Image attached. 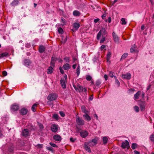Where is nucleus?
<instances>
[{"instance_id": "nucleus-42", "label": "nucleus", "mask_w": 154, "mask_h": 154, "mask_svg": "<svg viewBox=\"0 0 154 154\" xmlns=\"http://www.w3.org/2000/svg\"><path fill=\"white\" fill-rule=\"evenodd\" d=\"M58 31L60 34H62L63 32V29L61 28H59L58 29Z\"/></svg>"}, {"instance_id": "nucleus-61", "label": "nucleus", "mask_w": 154, "mask_h": 154, "mask_svg": "<svg viewBox=\"0 0 154 154\" xmlns=\"http://www.w3.org/2000/svg\"><path fill=\"white\" fill-rule=\"evenodd\" d=\"M134 153L135 154H140V153L139 152L137 151V150H134Z\"/></svg>"}, {"instance_id": "nucleus-20", "label": "nucleus", "mask_w": 154, "mask_h": 154, "mask_svg": "<svg viewBox=\"0 0 154 154\" xmlns=\"http://www.w3.org/2000/svg\"><path fill=\"white\" fill-rule=\"evenodd\" d=\"M89 145L88 144V143L86 142L84 145V148L88 152H91V150L89 147Z\"/></svg>"}, {"instance_id": "nucleus-1", "label": "nucleus", "mask_w": 154, "mask_h": 154, "mask_svg": "<svg viewBox=\"0 0 154 154\" xmlns=\"http://www.w3.org/2000/svg\"><path fill=\"white\" fill-rule=\"evenodd\" d=\"M106 34V31L105 29L103 28L100 30V31L98 33L97 35V38L98 40H99L100 38L101 35H102V38L100 41V43H103L106 40V37L105 35Z\"/></svg>"}, {"instance_id": "nucleus-40", "label": "nucleus", "mask_w": 154, "mask_h": 154, "mask_svg": "<svg viewBox=\"0 0 154 154\" xmlns=\"http://www.w3.org/2000/svg\"><path fill=\"white\" fill-rule=\"evenodd\" d=\"M134 109L136 112H139V109L138 107L137 106H135L134 107Z\"/></svg>"}, {"instance_id": "nucleus-56", "label": "nucleus", "mask_w": 154, "mask_h": 154, "mask_svg": "<svg viewBox=\"0 0 154 154\" xmlns=\"http://www.w3.org/2000/svg\"><path fill=\"white\" fill-rule=\"evenodd\" d=\"M75 139H74V138L72 137H71L70 139V141L72 142H73L75 141Z\"/></svg>"}, {"instance_id": "nucleus-64", "label": "nucleus", "mask_w": 154, "mask_h": 154, "mask_svg": "<svg viewBox=\"0 0 154 154\" xmlns=\"http://www.w3.org/2000/svg\"><path fill=\"white\" fill-rule=\"evenodd\" d=\"M144 96H145V94L143 92H142V94H141V97H142V98H143L144 97Z\"/></svg>"}, {"instance_id": "nucleus-2", "label": "nucleus", "mask_w": 154, "mask_h": 154, "mask_svg": "<svg viewBox=\"0 0 154 154\" xmlns=\"http://www.w3.org/2000/svg\"><path fill=\"white\" fill-rule=\"evenodd\" d=\"M76 122L79 125H83L85 124V121L82 118H80L78 116H76Z\"/></svg>"}, {"instance_id": "nucleus-55", "label": "nucleus", "mask_w": 154, "mask_h": 154, "mask_svg": "<svg viewBox=\"0 0 154 154\" xmlns=\"http://www.w3.org/2000/svg\"><path fill=\"white\" fill-rule=\"evenodd\" d=\"M106 12H104L103 15L102 16V17L103 19L104 17L106 16Z\"/></svg>"}, {"instance_id": "nucleus-3", "label": "nucleus", "mask_w": 154, "mask_h": 154, "mask_svg": "<svg viewBox=\"0 0 154 154\" xmlns=\"http://www.w3.org/2000/svg\"><path fill=\"white\" fill-rule=\"evenodd\" d=\"M57 96V95L56 94H51L49 95L47 99L49 100L53 101L56 99Z\"/></svg>"}, {"instance_id": "nucleus-8", "label": "nucleus", "mask_w": 154, "mask_h": 154, "mask_svg": "<svg viewBox=\"0 0 154 154\" xmlns=\"http://www.w3.org/2000/svg\"><path fill=\"white\" fill-rule=\"evenodd\" d=\"M88 133L86 131L82 130L80 133V136L83 138H85L88 136Z\"/></svg>"}, {"instance_id": "nucleus-34", "label": "nucleus", "mask_w": 154, "mask_h": 154, "mask_svg": "<svg viewBox=\"0 0 154 154\" xmlns=\"http://www.w3.org/2000/svg\"><path fill=\"white\" fill-rule=\"evenodd\" d=\"M14 149V146L13 145L8 149V151L11 153H12Z\"/></svg>"}, {"instance_id": "nucleus-28", "label": "nucleus", "mask_w": 154, "mask_h": 154, "mask_svg": "<svg viewBox=\"0 0 154 154\" xmlns=\"http://www.w3.org/2000/svg\"><path fill=\"white\" fill-rule=\"evenodd\" d=\"M8 55V53L7 52L3 53L0 54V58L7 56Z\"/></svg>"}, {"instance_id": "nucleus-62", "label": "nucleus", "mask_w": 154, "mask_h": 154, "mask_svg": "<svg viewBox=\"0 0 154 154\" xmlns=\"http://www.w3.org/2000/svg\"><path fill=\"white\" fill-rule=\"evenodd\" d=\"M99 19H95L94 20V22L95 23H97L98 22V21L99 20Z\"/></svg>"}, {"instance_id": "nucleus-33", "label": "nucleus", "mask_w": 154, "mask_h": 154, "mask_svg": "<svg viewBox=\"0 0 154 154\" xmlns=\"http://www.w3.org/2000/svg\"><path fill=\"white\" fill-rule=\"evenodd\" d=\"M69 59L70 58L69 57H65L63 59L65 60V62L66 63H69Z\"/></svg>"}, {"instance_id": "nucleus-9", "label": "nucleus", "mask_w": 154, "mask_h": 154, "mask_svg": "<svg viewBox=\"0 0 154 154\" xmlns=\"http://www.w3.org/2000/svg\"><path fill=\"white\" fill-rule=\"evenodd\" d=\"M84 91L85 92H87V90L86 88H83L81 86H78V89L77 91L79 92H82Z\"/></svg>"}, {"instance_id": "nucleus-35", "label": "nucleus", "mask_w": 154, "mask_h": 154, "mask_svg": "<svg viewBox=\"0 0 154 154\" xmlns=\"http://www.w3.org/2000/svg\"><path fill=\"white\" fill-rule=\"evenodd\" d=\"M114 78L115 79V83L118 85V86H119L120 85V82L117 79L116 76H114Z\"/></svg>"}, {"instance_id": "nucleus-47", "label": "nucleus", "mask_w": 154, "mask_h": 154, "mask_svg": "<svg viewBox=\"0 0 154 154\" xmlns=\"http://www.w3.org/2000/svg\"><path fill=\"white\" fill-rule=\"evenodd\" d=\"M111 53L110 52H109L108 54H107V58L108 60L110 59L111 57Z\"/></svg>"}, {"instance_id": "nucleus-11", "label": "nucleus", "mask_w": 154, "mask_h": 154, "mask_svg": "<svg viewBox=\"0 0 154 154\" xmlns=\"http://www.w3.org/2000/svg\"><path fill=\"white\" fill-rule=\"evenodd\" d=\"M122 77L123 79H130L131 78V75L129 73H127L125 74H122Z\"/></svg>"}, {"instance_id": "nucleus-44", "label": "nucleus", "mask_w": 154, "mask_h": 154, "mask_svg": "<svg viewBox=\"0 0 154 154\" xmlns=\"http://www.w3.org/2000/svg\"><path fill=\"white\" fill-rule=\"evenodd\" d=\"M53 117L56 119H58L59 117L58 115L56 114H54L53 115Z\"/></svg>"}, {"instance_id": "nucleus-22", "label": "nucleus", "mask_w": 154, "mask_h": 154, "mask_svg": "<svg viewBox=\"0 0 154 154\" xmlns=\"http://www.w3.org/2000/svg\"><path fill=\"white\" fill-rule=\"evenodd\" d=\"M31 62L28 59L25 60L24 61V65L26 66H28L31 64Z\"/></svg>"}, {"instance_id": "nucleus-19", "label": "nucleus", "mask_w": 154, "mask_h": 154, "mask_svg": "<svg viewBox=\"0 0 154 154\" xmlns=\"http://www.w3.org/2000/svg\"><path fill=\"white\" fill-rule=\"evenodd\" d=\"M45 48L43 45H40L39 48V51L40 53H42L45 51Z\"/></svg>"}, {"instance_id": "nucleus-17", "label": "nucleus", "mask_w": 154, "mask_h": 154, "mask_svg": "<svg viewBox=\"0 0 154 154\" xmlns=\"http://www.w3.org/2000/svg\"><path fill=\"white\" fill-rule=\"evenodd\" d=\"M130 51L131 53L137 52V46L135 44L131 48Z\"/></svg>"}, {"instance_id": "nucleus-60", "label": "nucleus", "mask_w": 154, "mask_h": 154, "mask_svg": "<svg viewBox=\"0 0 154 154\" xmlns=\"http://www.w3.org/2000/svg\"><path fill=\"white\" fill-rule=\"evenodd\" d=\"M37 146L39 148H41L42 147V145L40 144H38Z\"/></svg>"}, {"instance_id": "nucleus-7", "label": "nucleus", "mask_w": 154, "mask_h": 154, "mask_svg": "<svg viewBox=\"0 0 154 154\" xmlns=\"http://www.w3.org/2000/svg\"><path fill=\"white\" fill-rule=\"evenodd\" d=\"M19 107L18 105L14 104L11 106V109L13 111H15L19 109Z\"/></svg>"}, {"instance_id": "nucleus-4", "label": "nucleus", "mask_w": 154, "mask_h": 154, "mask_svg": "<svg viewBox=\"0 0 154 154\" xmlns=\"http://www.w3.org/2000/svg\"><path fill=\"white\" fill-rule=\"evenodd\" d=\"M112 35L114 42L117 43H119V37L114 32L112 33Z\"/></svg>"}, {"instance_id": "nucleus-29", "label": "nucleus", "mask_w": 154, "mask_h": 154, "mask_svg": "<svg viewBox=\"0 0 154 154\" xmlns=\"http://www.w3.org/2000/svg\"><path fill=\"white\" fill-rule=\"evenodd\" d=\"M103 143L104 144H106L107 143L108 139L106 137H104L103 138Z\"/></svg>"}, {"instance_id": "nucleus-54", "label": "nucleus", "mask_w": 154, "mask_h": 154, "mask_svg": "<svg viewBox=\"0 0 154 154\" xmlns=\"http://www.w3.org/2000/svg\"><path fill=\"white\" fill-rule=\"evenodd\" d=\"M2 74L4 76H6L7 75V73L6 71H4L2 72Z\"/></svg>"}, {"instance_id": "nucleus-27", "label": "nucleus", "mask_w": 154, "mask_h": 154, "mask_svg": "<svg viewBox=\"0 0 154 154\" xmlns=\"http://www.w3.org/2000/svg\"><path fill=\"white\" fill-rule=\"evenodd\" d=\"M81 109L82 111L85 113V114L88 112V111L86 110L85 107L84 106H81Z\"/></svg>"}, {"instance_id": "nucleus-15", "label": "nucleus", "mask_w": 154, "mask_h": 154, "mask_svg": "<svg viewBox=\"0 0 154 154\" xmlns=\"http://www.w3.org/2000/svg\"><path fill=\"white\" fill-rule=\"evenodd\" d=\"M51 129L52 131L56 132L58 130L57 126L55 124L52 125L51 126Z\"/></svg>"}, {"instance_id": "nucleus-50", "label": "nucleus", "mask_w": 154, "mask_h": 154, "mask_svg": "<svg viewBox=\"0 0 154 154\" xmlns=\"http://www.w3.org/2000/svg\"><path fill=\"white\" fill-rule=\"evenodd\" d=\"M59 113L61 117H63L65 116V114L63 112L60 111Z\"/></svg>"}, {"instance_id": "nucleus-52", "label": "nucleus", "mask_w": 154, "mask_h": 154, "mask_svg": "<svg viewBox=\"0 0 154 154\" xmlns=\"http://www.w3.org/2000/svg\"><path fill=\"white\" fill-rule=\"evenodd\" d=\"M50 144L51 146H52L53 147H56L57 146V145L55 144L52 143H50Z\"/></svg>"}, {"instance_id": "nucleus-31", "label": "nucleus", "mask_w": 154, "mask_h": 154, "mask_svg": "<svg viewBox=\"0 0 154 154\" xmlns=\"http://www.w3.org/2000/svg\"><path fill=\"white\" fill-rule=\"evenodd\" d=\"M128 55V54L125 53H124L122 56L121 60L124 59L126 58Z\"/></svg>"}, {"instance_id": "nucleus-37", "label": "nucleus", "mask_w": 154, "mask_h": 154, "mask_svg": "<svg viewBox=\"0 0 154 154\" xmlns=\"http://www.w3.org/2000/svg\"><path fill=\"white\" fill-rule=\"evenodd\" d=\"M61 23H62V25H64L65 24V23H66V21L65 20L64 18H63V17H61Z\"/></svg>"}, {"instance_id": "nucleus-46", "label": "nucleus", "mask_w": 154, "mask_h": 154, "mask_svg": "<svg viewBox=\"0 0 154 154\" xmlns=\"http://www.w3.org/2000/svg\"><path fill=\"white\" fill-rule=\"evenodd\" d=\"M86 79L87 81H91L92 79V77L89 75L86 76Z\"/></svg>"}, {"instance_id": "nucleus-36", "label": "nucleus", "mask_w": 154, "mask_h": 154, "mask_svg": "<svg viewBox=\"0 0 154 154\" xmlns=\"http://www.w3.org/2000/svg\"><path fill=\"white\" fill-rule=\"evenodd\" d=\"M37 105V104L36 103L34 104L32 107V110L35 112L36 111V110L35 109V107H36Z\"/></svg>"}, {"instance_id": "nucleus-13", "label": "nucleus", "mask_w": 154, "mask_h": 154, "mask_svg": "<svg viewBox=\"0 0 154 154\" xmlns=\"http://www.w3.org/2000/svg\"><path fill=\"white\" fill-rule=\"evenodd\" d=\"M29 130L27 129H25L22 131V134L23 136L26 137L28 136Z\"/></svg>"}, {"instance_id": "nucleus-38", "label": "nucleus", "mask_w": 154, "mask_h": 154, "mask_svg": "<svg viewBox=\"0 0 154 154\" xmlns=\"http://www.w3.org/2000/svg\"><path fill=\"white\" fill-rule=\"evenodd\" d=\"M91 142L93 143L94 145H95L97 143V140L96 139H93L91 141Z\"/></svg>"}, {"instance_id": "nucleus-57", "label": "nucleus", "mask_w": 154, "mask_h": 154, "mask_svg": "<svg viewBox=\"0 0 154 154\" xmlns=\"http://www.w3.org/2000/svg\"><path fill=\"white\" fill-rule=\"evenodd\" d=\"M47 149L51 151L53 150V148L51 147H47Z\"/></svg>"}, {"instance_id": "nucleus-21", "label": "nucleus", "mask_w": 154, "mask_h": 154, "mask_svg": "<svg viewBox=\"0 0 154 154\" xmlns=\"http://www.w3.org/2000/svg\"><path fill=\"white\" fill-rule=\"evenodd\" d=\"M70 67V65L67 63L64 64L63 66V68L65 70L69 69Z\"/></svg>"}, {"instance_id": "nucleus-30", "label": "nucleus", "mask_w": 154, "mask_h": 154, "mask_svg": "<svg viewBox=\"0 0 154 154\" xmlns=\"http://www.w3.org/2000/svg\"><path fill=\"white\" fill-rule=\"evenodd\" d=\"M76 73L77 74V76H78L80 73V66L79 65H78L76 69Z\"/></svg>"}, {"instance_id": "nucleus-45", "label": "nucleus", "mask_w": 154, "mask_h": 154, "mask_svg": "<svg viewBox=\"0 0 154 154\" xmlns=\"http://www.w3.org/2000/svg\"><path fill=\"white\" fill-rule=\"evenodd\" d=\"M101 83V82L99 80H97L96 82L95 85L97 86H98L100 85Z\"/></svg>"}, {"instance_id": "nucleus-39", "label": "nucleus", "mask_w": 154, "mask_h": 154, "mask_svg": "<svg viewBox=\"0 0 154 154\" xmlns=\"http://www.w3.org/2000/svg\"><path fill=\"white\" fill-rule=\"evenodd\" d=\"M137 144L133 143L132 144L131 148L133 149H135L137 147Z\"/></svg>"}, {"instance_id": "nucleus-41", "label": "nucleus", "mask_w": 154, "mask_h": 154, "mask_svg": "<svg viewBox=\"0 0 154 154\" xmlns=\"http://www.w3.org/2000/svg\"><path fill=\"white\" fill-rule=\"evenodd\" d=\"M88 144V145L89 146H95L93 144V143L91 142V141H90L88 142H86Z\"/></svg>"}, {"instance_id": "nucleus-10", "label": "nucleus", "mask_w": 154, "mask_h": 154, "mask_svg": "<svg viewBox=\"0 0 154 154\" xmlns=\"http://www.w3.org/2000/svg\"><path fill=\"white\" fill-rule=\"evenodd\" d=\"M121 147L124 149L128 148L129 147V144L128 142L125 140L124 142H122V144Z\"/></svg>"}, {"instance_id": "nucleus-16", "label": "nucleus", "mask_w": 154, "mask_h": 154, "mask_svg": "<svg viewBox=\"0 0 154 154\" xmlns=\"http://www.w3.org/2000/svg\"><path fill=\"white\" fill-rule=\"evenodd\" d=\"M66 81V80L64 79H61L60 80V84L63 88H66L65 84Z\"/></svg>"}, {"instance_id": "nucleus-26", "label": "nucleus", "mask_w": 154, "mask_h": 154, "mask_svg": "<svg viewBox=\"0 0 154 154\" xmlns=\"http://www.w3.org/2000/svg\"><path fill=\"white\" fill-rule=\"evenodd\" d=\"M80 12L77 10L74 11L73 12V15L75 16H79L80 15Z\"/></svg>"}, {"instance_id": "nucleus-24", "label": "nucleus", "mask_w": 154, "mask_h": 154, "mask_svg": "<svg viewBox=\"0 0 154 154\" xmlns=\"http://www.w3.org/2000/svg\"><path fill=\"white\" fill-rule=\"evenodd\" d=\"M47 70L48 74H51L53 72V71L54 69L51 66H50L48 69Z\"/></svg>"}, {"instance_id": "nucleus-49", "label": "nucleus", "mask_w": 154, "mask_h": 154, "mask_svg": "<svg viewBox=\"0 0 154 154\" xmlns=\"http://www.w3.org/2000/svg\"><path fill=\"white\" fill-rule=\"evenodd\" d=\"M57 58H56L55 57H51V61L54 62L57 60Z\"/></svg>"}, {"instance_id": "nucleus-12", "label": "nucleus", "mask_w": 154, "mask_h": 154, "mask_svg": "<svg viewBox=\"0 0 154 154\" xmlns=\"http://www.w3.org/2000/svg\"><path fill=\"white\" fill-rule=\"evenodd\" d=\"M140 110L141 111L144 110L145 107V102L144 101H141L139 104Z\"/></svg>"}, {"instance_id": "nucleus-51", "label": "nucleus", "mask_w": 154, "mask_h": 154, "mask_svg": "<svg viewBox=\"0 0 154 154\" xmlns=\"http://www.w3.org/2000/svg\"><path fill=\"white\" fill-rule=\"evenodd\" d=\"M51 66L52 67H53L54 68V65H55V63L54 62H52V61H51Z\"/></svg>"}, {"instance_id": "nucleus-18", "label": "nucleus", "mask_w": 154, "mask_h": 154, "mask_svg": "<svg viewBox=\"0 0 154 154\" xmlns=\"http://www.w3.org/2000/svg\"><path fill=\"white\" fill-rule=\"evenodd\" d=\"M141 94V91H138L137 92L136 94H135L134 95V99L135 100L138 99H139V96Z\"/></svg>"}, {"instance_id": "nucleus-43", "label": "nucleus", "mask_w": 154, "mask_h": 154, "mask_svg": "<svg viewBox=\"0 0 154 154\" xmlns=\"http://www.w3.org/2000/svg\"><path fill=\"white\" fill-rule=\"evenodd\" d=\"M150 139L151 141L154 142V135H151L150 137Z\"/></svg>"}, {"instance_id": "nucleus-6", "label": "nucleus", "mask_w": 154, "mask_h": 154, "mask_svg": "<svg viewBox=\"0 0 154 154\" xmlns=\"http://www.w3.org/2000/svg\"><path fill=\"white\" fill-rule=\"evenodd\" d=\"M80 26V24L79 23L75 22L73 24V29H72V30L73 32L77 30Z\"/></svg>"}, {"instance_id": "nucleus-48", "label": "nucleus", "mask_w": 154, "mask_h": 154, "mask_svg": "<svg viewBox=\"0 0 154 154\" xmlns=\"http://www.w3.org/2000/svg\"><path fill=\"white\" fill-rule=\"evenodd\" d=\"M109 76L112 78H113V77H114V75H113V72L112 71H110L109 72Z\"/></svg>"}, {"instance_id": "nucleus-14", "label": "nucleus", "mask_w": 154, "mask_h": 154, "mask_svg": "<svg viewBox=\"0 0 154 154\" xmlns=\"http://www.w3.org/2000/svg\"><path fill=\"white\" fill-rule=\"evenodd\" d=\"M88 113L85 114L83 115L84 119L87 121H90L91 120V117L88 115Z\"/></svg>"}, {"instance_id": "nucleus-5", "label": "nucleus", "mask_w": 154, "mask_h": 154, "mask_svg": "<svg viewBox=\"0 0 154 154\" xmlns=\"http://www.w3.org/2000/svg\"><path fill=\"white\" fill-rule=\"evenodd\" d=\"M53 138L55 141L59 143H60L62 140L61 136L57 134L54 135L53 137Z\"/></svg>"}, {"instance_id": "nucleus-23", "label": "nucleus", "mask_w": 154, "mask_h": 154, "mask_svg": "<svg viewBox=\"0 0 154 154\" xmlns=\"http://www.w3.org/2000/svg\"><path fill=\"white\" fill-rule=\"evenodd\" d=\"M20 112L22 115H26L27 112V110L24 108H22L21 109Z\"/></svg>"}, {"instance_id": "nucleus-59", "label": "nucleus", "mask_w": 154, "mask_h": 154, "mask_svg": "<svg viewBox=\"0 0 154 154\" xmlns=\"http://www.w3.org/2000/svg\"><path fill=\"white\" fill-rule=\"evenodd\" d=\"M105 48V46L104 45H102L101 47L100 48L101 50H103L104 48Z\"/></svg>"}, {"instance_id": "nucleus-32", "label": "nucleus", "mask_w": 154, "mask_h": 154, "mask_svg": "<svg viewBox=\"0 0 154 154\" xmlns=\"http://www.w3.org/2000/svg\"><path fill=\"white\" fill-rule=\"evenodd\" d=\"M122 23L121 24L122 25H124L126 24L127 22L125 21V18H122L121 19Z\"/></svg>"}, {"instance_id": "nucleus-25", "label": "nucleus", "mask_w": 154, "mask_h": 154, "mask_svg": "<svg viewBox=\"0 0 154 154\" xmlns=\"http://www.w3.org/2000/svg\"><path fill=\"white\" fill-rule=\"evenodd\" d=\"M19 2L18 0H14L11 3L12 6H14L17 5Z\"/></svg>"}, {"instance_id": "nucleus-58", "label": "nucleus", "mask_w": 154, "mask_h": 154, "mask_svg": "<svg viewBox=\"0 0 154 154\" xmlns=\"http://www.w3.org/2000/svg\"><path fill=\"white\" fill-rule=\"evenodd\" d=\"M104 77L105 79V80H107L108 79V76L107 75L105 74L104 75Z\"/></svg>"}, {"instance_id": "nucleus-53", "label": "nucleus", "mask_w": 154, "mask_h": 154, "mask_svg": "<svg viewBox=\"0 0 154 154\" xmlns=\"http://www.w3.org/2000/svg\"><path fill=\"white\" fill-rule=\"evenodd\" d=\"M59 69L60 70V72L61 74H63L64 73V72L63 70L62 69V68L61 67H60L59 68Z\"/></svg>"}, {"instance_id": "nucleus-63", "label": "nucleus", "mask_w": 154, "mask_h": 154, "mask_svg": "<svg viewBox=\"0 0 154 154\" xmlns=\"http://www.w3.org/2000/svg\"><path fill=\"white\" fill-rule=\"evenodd\" d=\"M108 20L109 23H110L111 22V18L110 17H109L108 19Z\"/></svg>"}]
</instances>
